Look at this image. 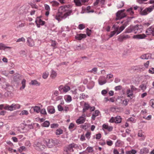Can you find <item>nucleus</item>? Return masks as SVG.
<instances>
[{
	"mask_svg": "<svg viewBox=\"0 0 154 154\" xmlns=\"http://www.w3.org/2000/svg\"><path fill=\"white\" fill-rule=\"evenodd\" d=\"M127 11L129 12L131 15H132L134 14V12L132 11V8H130L127 9Z\"/></svg>",
	"mask_w": 154,
	"mask_h": 154,
	"instance_id": "obj_40",
	"label": "nucleus"
},
{
	"mask_svg": "<svg viewBox=\"0 0 154 154\" xmlns=\"http://www.w3.org/2000/svg\"><path fill=\"white\" fill-rule=\"evenodd\" d=\"M91 133L89 132H87L85 134V136L88 139L90 138V137Z\"/></svg>",
	"mask_w": 154,
	"mask_h": 154,
	"instance_id": "obj_55",
	"label": "nucleus"
},
{
	"mask_svg": "<svg viewBox=\"0 0 154 154\" xmlns=\"http://www.w3.org/2000/svg\"><path fill=\"white\" fill-rule=\"evenodd\" d=\"M27 45L30 47L33 46L34 43L33 40L30 38H28L27 39Z\"/></svg>",
	"mask_w": 154,
	"mask_h": 154,
	"instance_id": "obj_13",
	"label": "nucleus"
},
{
	"mask_svg": "<svg viewBox=\"0 0 154 154\" xmlns=\"http://www.w3.org/2000/svg\"><path fill=\"white\" fill-rule=\"evenodd\" d=\"M25 38L23 37H22L21 38L18 39L16 42H18L21 41L25 42Z\"/></svg>",
	"mask_w": 154,
	"mask_h": 154,
	"instance_id": "obj_45",
	"label": "nucleus"
},
{
	"mask_svg": "<svg viewBox=\"0 0 154 154\" xmlns=\"http://www.w3.org/2000/svg\"><path fill=\"white\" fill-rule=\"evenodd\" d=\"M71 10H68V7L66 5L61 6L59 8L58 13L55 17V18L58 21L62 19H65L70 15L72 13Z\"/></svg>",
	"mask_w": 154,
	"mask_h": 154,
	"instance_id": "obj_1",
	"label": "nucleus"
},
{
	"mask_svg": "<svg viewBox=\"0 0 154 154\" xmlns=\"http://www.w3.org/2000/svg\"><path fill=\"white\" fill-rule=\"evenodd\" d=\"M20 108V106L19 104L13 103L11 106L6 105V106L5 107V109L10 111H13L17 109H19Z\"/></svg>",
	"mask_w": 154,
	"mask_h": 154,
	"instance_id": "obj_3",
	"label": "nucleus"
},
{
	"mask_svg": "<svg viewBox=\"0 0 154 154\" xmlns=\"http://www.w3.org/2000/svg\"><path fill=\"white\" fill-rule=\"evenodd\" d=\"M36 147L37 149L42 150L45 149V146L44 145H42L41 143L38 142L35 144Z\"/></svg>",
	"mask_w": 154,
	"mask_h": 154,
	"instance_id": "obj_8",
	"label": "nucleus"
},
{
	"mask_svg": "<svg viewBox=\"0 0 154 154\" xmlns=\"http://www.w3.org/2000/svg\"><path fill=\"white\" fill-rule=\"evenodd\" d=\"M25 24L24 23H21V24H19L18 26H17V28L23 27L24 26Z\"/></svg>",
	"mask_w": 154,
	"mask_h": 154,
	"instance_id": "obj_58",
	"label": "nucleus"
},
{
	"mask_svg": "<svg viewBox=\"0 0 154 154\" xmlns=\"http://www.w3.org/2000/svg\"><path fill=\"white\" fill-rule=\"evenodd\" d=\"M124 5V4L123 3V2H121L120 3V5L119 4L118 5V7L119 8H121Z\"/></svg>",
	"mask_w": 154,
	"mask_h": 154,
	"instance_id": "obj_63",
	"label": "nucleus"
},
{
	"mask_svg": "<svg viewBox=\"0 0 154 154\" xmlns=\"http://www.w3.org/2000/svg\"><path fill=\"white\" fill-rule=\"evenodd\" d=\"M50 125L49 122L47 121H45L43 123V126L45 127H48Z\"/></svg>",
	"mask_w": 154,
	"mask_h": 154,
	"instance_id": "obj_35",
	"label": "nucleus"
},
{
	"mask_svg": "<svg viewBox=\"0 0 154 154\" xmlns=\"http://www.w3.org/2000/svg\"><path fill=\"white\" fill-rule=\"evenodd\" d=\"M79 147L77 144L74 143H72L69 144L64 149L63 154H67L68 152H73V148H78Z\"/></svg>",
	"mask_w": 154,
	"mask_h": 154,
	"instance_id": "obj_2",
	"label": "nucleus"
},
{
	"mask_svg": "<svg viewBox=\"0 0 154 154\" xmlns=\"http://www.w3.org/2000/svg\"><path fill=\"white\" fill-rule=\"evenodd\" d=\"M66 100L68 102H71L72 100V97L71 96L69 95H67Z\"/></svg>",
	"mask_w": 154,
	"mask_h": 154,
	"instance_id": "obj_46",
	"label": "nucleus"
},
{
	"mask_svg": "<svg viewBox=\"0 0 154 154\" xmlns=\"http://www.w3.org/2000/svg\"><path fill=\"white\" fill-rule=\"evenodd\" d=\"M147 82H146V84L142 83L139 86V87L141 89L143 92H144L147 88Z\"/></svg>",
	"mask_w": 154,
	"mask_h": 154,
	"instance_id": "obj_15",
	"label": "nucleus"
},
{
	"mask_svg": "<svg viewBox=\"0 0 154 154\" xmlns=\"http://www.w3.org/2000/svg\"><path fill=\"white\" fill-rule=\"evenodd\" d=\"M29 114V112L27 110H23L22 111L21 113L20 114L22 115H27Z\"/></svg>",
	"mask_w": 154,
	"mask_h": 154,
	"instance_id": "obj_37",
	"label": "nucleus"
},
{
	"mask_svg": "<svg viewBox=\"0 0 154 154\" xmlns=\"http://www.w3.org/2000/svg\"><path fill=\"white\" fill-rule=\"evenodd\" d=\"M136 153V151L134 149H132L131 151H127L126 152V154H135Z\"/></svg>",
	"mask_w": 154,
	"mask_h": 154,
	"instance_id": "obj_32",
	"label": "nucleus"
},
{
	"mask_svg": "<svg viewBox=\"0 0 154 154\" xmlns=\"http://www.w3.org/2000/svg\"><path fill=\"white\" fill-rule=\"evenodd\" d=\"M63 86L61 85L58 88L59 90L61 93H63Z\"/></svg>",
	"mask_w": 154,
	"mask_h": 154,
	"instance_id": "obj_47",
	"label": "nucleus"
},
{
	"mask_svg": "<svg viewBox=\"0 0 154 154\" xmlns=\"http://www.w3.org/2000/svg\"><path fill=\"white\" fill-rule=\"evenodd\" d=\"M70 90V88L68 86H63V93H66Z\"/></svg>",
	"mask_w": 154,
	"mask_h": 154,
	"instance_id": "obj_24",
	"label": "nucleus"
},
{
	"mask_svg": "<svg viewBox=\"0 0 154 154\" xmlns=\"http://www.w3.org/2000/svg\"><path fill=\"white\" fill-rule=\"evenodd\" d=\"M149 72L151 74L154 73V68H152L149 69Z\"/></svg>",
	"mask_w": 154,
	"mask_h": 154,
	"instance_id": "obj_60",
	"label": "nucleus"
},
{
	"mask_svg": "<svg viewBox=\"0 0 154 154\" xmlns=\"http://www.w3.org/2000/svg\"><path fill=\"white\" fill-rule=\"evenodd\" d=\"M30 84L32 85L36 86H39L40 85V83L36 80H32Z\"/></svg>",
	"mask_w": 154,
	"mask_h": 154,
	"instance_id": "obj_27",
	"label": "nucleus"
},
{
	"mask_svg": "<svg viewBox=\"0 0 154 154\" xmlns=\"http://www.w3.org/2000/svg\"><path fill=\"white\" fill-rule=\"evenodd\" d=\"M5 48H9L10 49L11 48V47L6 46L3 43H0V50H5Z\"/></svg>",
	"mask_w": 154,
	"mask_h": 154,
	"instance_id": "obj_20",
	"label": "nucleus"
},
{
	"mask_svg": "<svg viewBox=\"0 0 154 154\" xmlns=\"http://www.w3.org/2000/svg\"><path fill=\"white\" fill-rule=\"evenodd\" d=\"M107 93V91L106 90H103L101 91V94L103 95H105Z\"/></svg>",
	"mask_w": 154,
	"mask_h": 154,
	"instance_id": "obj_62",
	"label": "nucleus"
},
{
	"mask_svg": "<svg viewBox=\"0 0 154 154\" xmlns=\"http://www.w3.org/2000/svg\"><path fill=\"white\" fill-rule=\"evenodd\" d=\"M85 97V94L82 93V94H80V96L79 97L80 99H84Z\"/></svg>",
	"mask_w": 154,
	"mask_h": 154,
	"instance_id": "obj_61",
	"label": "nucleus"
},
{
	"mask_svg": "<svg viewBox=\"0 0 154 154\" xmlns=\"http://www.w3.org/2000/svg\"><path fill=\"white\" fill-rule=\"evenodd\" d=\"M87 34L88 36H90L91 34V30H89L88 28L87 29Z\"/></svg>",
	"mask_w": 154,
	"mask_h": 154,
	"instance_id": "obj_52",
	"label": "nucleus"
},
{
	"mask_svg": "<svg viewBox=\"0 0 154 154\" xmlns=\"http://www.w3.org/2000/svg\"><path fill=\"white\" fill-rule=\"evenodd\" d=\"M63 130L59 128L58 129H57L56 130V134L57 135H60L62 134L63 133Z\"/></svg>",
	"mask_w": 154,
	"mask_h": 154,
	"instance_id": "obj_30",
	"label": "nucleus"
},
{
	"mask_svg": "<svg viewBox=\"0 0 154 154\" xmlns=\"http://www.w3.org/2000/svg\"><path fill=\"white\" fill-rule=\"evenodd\" d=\"M113 129V127L112 126H108L106 129H107L109 131H111Z\"/></svg>",
	"mask_w": 154,
	"mask_h": 154,
	"instance_id": "obj_59",
	"label": "nucleus"
},
{
	"mask_svg": "<svg viewBox=\"0 0 154 154\" xmlns=\"http://www.w3.org/2000/svg\"><path fill=\"white\" fill-rule=\"evenodd\" d=\"M123 36H120L118 39V40L120 42H123L125 40Z\"/></svg>",
	"mask_w": 154,
	"mask_h": 154,
	"instance_id": "obj_49",
	"label": "nucleus"
},
{
	"mask_svg": "<svg viewBox=\"0 0 154 154\" xmlns=\"http://www.w3.org/2000/svg\"><path fill=\"white\" fill-rule=\"evenodd\" d=\"M146 37V35L145 34H138L134 35V36L133 38H134L140 39L144 38Z\"/></svg>",
	"mask_w": 154,
	"mask_h": 154,
	"instance_id": "obj_14",
	"label": "nucleus"
},
{
	"mask_svg": "<svg viewBox=\"0 0 154 154\" xmlns=\"http://www.w3.org/2000/svg\"><path fill=\"white\" fill-rule=\"evenodd\" d=\"M74 2L77 6H81L82 5L81 0H74Z\"/></svg>",
	"mask_w": 154,
	"mask_h": 154,
	"instance_id": "obj_26",
	"label": "nucleus"
},
{
	"mask_svg": "<svg viewBox=\"0 0 154 154\" xmlns=\"http://www.w3.org/2000/svg\"><path fill=\"white\" fill-rule=\"evenodd\" d=\"M85 28L84 25L83 24H80L79 26V29L81 30Z\"/></svg>",
	"mask_w": 154,
	"mask_h": 154,
	"instance_id": "obj_48",
	"label": "nucleus"
},
{
	"mask_svg": "<svg viewBox=\"0 0 154 154\" xmlns=\"http://www.w3.org/2000/svg\"><path fill=\"white\" fill-rule=\"evenodd\" d=\"M49 75V73L48 72H45L43 73L42 77L44 79H46Z\"/></svg>",
	"mask_w": 154,
	"mask_h": 154,
	"instance_id": "obj_34",
	"label": "nucleus"
},
{
	"mask_svg": "<svg viewBox=\"0 0 154 154\" xmlns=\"http://www.w3.org/2000/svg\"><path fill=\"white\" fill-rule=\"evenodd\" d=\"M32 108H33L34 111L37 113H38L40 111V107L38 106H35Z\"/></svg>",
	"mask_w": 154,
	"mask_h": 154,
	"instance_id": "obj_29",
	"label": "nucleus"
},
{
	"mask_svg": "<svg viewBox=\"0 0 154 154\" xmlns=\"http://www.w3.org/2000/svg\"><path fill=\"white\" fill-rule=\"evenodd\" d=\"M25 145L26 146L29 147L31 146V143L30 142L29 140H27L26 141L25 143Z\"/></svg>",
	"mask_w": 154,
	"mask_h": 154,
	"instance_id": "obj_42",
	"label": "nucleus"
},
{
	"mask_svg": "<svg viewBox=\"0 0 154 154\" xmlns=\"http://www.w3.org/2000/svg\"><path fill=\"white\" fill-rule=\"evenodd\" d=\"M107 144L109 146H111L113 144V142L111 140L107 141Z\"/></svg>",
	"mask_w": 154,
	"mask_h": 154,
	"instance_id": "obj_54",
	"label": "nucleus"
},
{
	"mask_svg": "<svg viewBox=\"0 0 154 154\" xmlns=\"http://www.w3.org/2000/svg\"><path fill=\"white\" fill-rule=\"evenodd\" d=\"M90 107V106L88 104L86 103H85L84 108L85 109V110H88Z\"/></svg>",
	"mask_w": 154,
	"mask_h": 154,
	"instance_id": "obj_43",
	"label": "nucleus"
},
{
	"mask_svg": "<svg viewBox=\"0 0 154 154\" xmlns=\"http://www.w3.org/2000/svg\"><path fill=\"white\" fill-rule=\"evenodd\" d=\"M154 8V5H153V6L151 8L150 7L149 8H146L143 11H142V9H141L140 14L142 15H146L147 14L148 12H151Z\"/></svg>",
	"mask_w": 154,
	"mask_h": 154,
	"instance_id": "obj_6",
	"label": "nucleus"
},
{
	"mask_svg": "<svg viewBox=\"0 0 154 154\" xmlns=\"http://www.w3.org/2000/svg\"><path fill=\"white\" fill-rule=\"evenodd\" d=\"M74 127V125L72 123H71L69 127V129L73 128Z\"/></svg>",
	"mask_w": 154,
	"mask_h": 154,
	"instance_id": "obj_57",
	"label": "nucleus"
},
{
	"mask_svg": "<svg viewBox=\"0 0 154 154\" xmlns=\"http://www.w3.org/2000/svg\"><path fill=\"white\" fill-rule=\"evenodd\" d=\"M58 125L56 123H54L53 124H52L51 125V128H56L58 127Z\"/></svg>",
	"mask_w": 154,
	"mask_h": 154,
	"instance_id": "obj_41",
	"label": "nucleus"
},
{
	"mask_svg": "<svg viewBox=\"0 0 154 154\" xmlns=\"http://www.w3.org/2000/svg\"><path fill=\"white\" fill-rule=\"evenodd\" d=\"M47 145L49 148H52L55 146L54 141L52 139H48L46 141Z\"/></svg>",
	"mask_w": 154,
	"mask_h": 154,
	"instance_id": "obj_7",
	"label": "nucleus"
},
{
	"mask_svg": "<svg viewBox=\"0 0 154 154\" xmlns=\"http://www.w3.org/2000/svg\"><path fill=\"white\" fill-rule=\"evenodd\" d=\"M117 17L118 18V20L122 19L125 17L126 14L121 11H118L116 14Z\"/></svg>",
	"mask_w": 154,
	"mask_h": 154,
	"instance_id": "obj_9",
	"label": "nucleus"
},
{
	"mask_svg": "<svg viewBox=\"0 0 154 154\" xmlns=\"http://www.w3.org/2000/svg\"><path fill=\"white\" fill-rule=\"evenodd\" d=\"M146 32L147 35L152 34L154 36V27L153 29H152L151 27H149L147 29Z\"/></svg>",
	"mask_w": 154,
	"mask_h": 154,
	"instance_id": "obj_11",
	"label": "nucleus"
},
{
	"mask_svg": "<svg viewBox=\"0 0 154 154\" xmlns=\"http://www.w3.org/2000/svg\"><path fill=\"white\" fill-rule=\"evenodd\" d=\"M101 137V134L100 133H99L96 134V138L97 139H99Z\"/></svg>",
	"mask_w": 154,
	"mask_h": 154,
	"instance_id": "obj_56",
	"label": "nucleus"
},
{
	"mask_svg": "<svg viewBox=\"0 0 154 154\" xmlns=\"http://www.w3.org/2000/svg\"><path fill=\"white\" fill-rule=\"evenodd\" d=\"M77 47L76 48H77L78 50H84L85 49V48L83 45L77 46Z\"/></svg>",
	"mask_w": 154,
	"mask_h": 154,
	"instance_id": "obj_38",
	"label": "nucleus"
},
{
	"mask_svg": "<svg viewBox=\"0 0 154 154\" xmlns=\"http://www.w3.org/2000/svg\"><path fill=\"white\" fill-rule=\"evenodd\" d=\"M125 26L124 25H123L121 27H120L119 28H118V30L117 31V32H116L117 35L118 34L120 33L125 28Z\"/></svg>",
	"mask_w": 154,
	"mask_h": 154,
	"instance_id": "obj_22",
	"label": "nucleus"
},
{
	"mask_svg": "<svg viewBox=\"0 0 154 154\" xmlns=\"http://www.w3.org/2000/svg\"><path fill=\"white\" fill-rule=\"evenodd\" d=\"M122 118L120 116H117L116 117H112L109 121V122L111 123L115 122L118 123L121 122Z\"/></svg>",
	"mask_w": 154,
	"mask_h": 154,
	"instance_id": "obj_5",
	"label": "nucleus"
},
{
	"mask_svg": "<svg viewBox=\"0 0 154 154\" xmlns=\"http://www.w3.org/2000/svg\"><path fill=\"white\" fill-rule=\"evenodd\" d=\"M134 32L135 33H140L143 30V26L141 25L137 24L134 26Z\"/></svg>",
	"mask_w": 154,
	"mask_h": 154,
	"instance_id": "obj_4",
	"label": "nucleus"
},
{
	"mask_svg": "<svg viewBox=\"0 0 154 154\" xmlns=\"http://www.w3.org/2000/svg\"><path fill=\"white\" fill-rule=\"evenodd\" d=\"M40 113L42 114H46V112L45 110L44 109H43L40 111Z\"/></svg>",
	"mask_w": 154,
	"mask_h": 154,
	"instance_id": "obj_53",
	"label": "nucleus"
},
{
	"mask_svg": "<svg viewBox=\"0 0 154 154\" xmlns=\"http://www.w3.org/2000/svg\"><path fill=\"white\" fill-rule=\"evenodd\" d=\"M116 33V31H112L111 32L110 35H109V38H110L113 36Z\"/></svg>",
	"mask_w": 154,
	"mask_h": 154,
	"instance_id": "obj_44",
	"label": "nucleus"
},
{
	"mask_svg": "<svg viewBox=\"0 0 154 154\" xmlns=\"http://www.w3.org/2000/svg\"><path fill=\"white\" fill-rule=\"evenodd\" d=\"M48 112L51 114H53L55 112V109L53 107L49 106L47 108Z\"/></svg>",
	"mask_w": 154,
	"mask_h": 154,
	"instance_id": "obj_19",
	"label": "nucleus"
},
{
	"mask_svg": "<svg viewBox=\"0 0 154 154\" xmlns=\"http://www.w3.org/2000/svg\"><path fill=\"white\" fill-rule=\"evenodd\" d=\"M122 88V86L120 85L117 86L115 88V89L116 91L120 90Z\"/></svg>",
	"mask_w": 154,
	"mask_h": 154,
	"instance_id": "obj_51",
	"label": "nucleus"
},
{
	"mask_svg": "<svg viewBox=\"0 0 154 154\" xmlns=\"http://www.w3.org/2000/svg\"><path fill=\"white\" fill-rule=\"evenodd\" d=\"M26 81L25 79H23L22 81L21 84H22V87L20 88V89L22 88L23 89L25 87V83Z\"/></svg>",
	"mask_w": 154,
	"mask_h": 154,
	"instance_id": "obj_33",
	"label": "nucleus"
},
{
	"mask_svg": "<svg viewBox=\"0 0 154 154\" xmlns=\"http://www.w3.org/2000/svg\"><path fill=\"white\" fill-rule=\"evenodd\" d=\"M38 18V22L39 23V25H38V24L37 23V24L38 27H40V25H44L45 24V21H43L41 19H40L39 18Z\"/></svg>",
	"mask_w": 154,
	"mask_h": 154,
	"instance_id": "obj_23",
	"label": "nucleus"
},
{
	"mask_svg": "<svg viewBox=\"0 0 154 154\" xmlns=\"http://www.w3.org/2000/svg\"><path fill=\"white\" fill-rule=\"evenodd\" d=\"M57 108L59 111H61L63 110V108L60 105L58 106Z\"/></svg>",
	"mask_w": 154,
	"mask_h": 154,
	"instance_id": "obj_50",
	"label": "nucleus"
},
{
	"mask_svg": "<svg viewBox=\"0 0 154 154\" xmlns=\"http://www.w3.org/2000/svg\"><path fill=\"white\" fill-rule=\"evenodd\" d=\"M127 94L128 97H130L131 96H132L133 95V91H132V90L129 89L127 91Z\"/></svg>",
	"mask_w": 154,
	"mask_h": 154,
	"instance_id": "obj_25",
	"label": "nucleus"
},
{
	"mask_svg": "<svg viewBox=\"0 0 154 154\" xmlns=\"http://www.w3.org/2000/svg\"><path fill=\"white\" fill-rule=\"evenodd\" d=\"M149 152L148 149L146 147H144L140 150V154H147Z\"/></svg>",
	"mask_w": 154,
	"mask_h": 154,
	"instance_id": "obj_16",
	"label": "nucleus"
},
{
	"mask_svg": "<svg viewBox=\"0 0 154 154\" xmlns=\"http://www.w3.org/2000/svg\"><path fill=\"white\" fill-rule=\"evenodd\" d=\"M3 61L5 63H7L8 62V60L7 58L5 57H4L2 59Z\"/></svg>",
	"mask_w": 154,
	"mask_h": 154,
	"instance_id": "obj_64",
	"label": "nucleus"
},
{
	"mask_svg": "<svg viewBox=\"0 0 154 154\" xmlns=\"http://www.w3.org/2000/svg\"><path fill=\"white\" fill-rule=\"evenodd\" d=\"M85 117L80 116L76 120V122L78 124H82L85 122Z\"/></svg>",
	"mask_w": 154,
	"mask_h": 154,
	"instance_id": "obj_10",
	"label": "nucleus"
},
{
	"mask_svg": "<svg viewBox=\"0 0 154 154\" xmlns=\"http://www.w3.org/2000/svg\"><path fill=\"white\" fill-rule=\"evenodd\" d=\"M57 73L56 72L52 70L51 71V77L52 78H55L57 76Z\"/></svg>",
	"mask_w": 154,
	"mask_h": 154,
	"instance_id": "obj_28",
	"label": "nucleus"
},
{
	"mask_svg": "<svg viewBox=\"0 0 154 154\" xmlns=\"http://www.w3.org/2000/svg\"><path fill=\"white\" fill-rule=\"evenodd\" d=\"M118 28L119 26H118L117 24H115L113 26L112 28H114V31H116L117 32V31L118 30Z\"/></svg>",
	"mask_w": 154,
	"mask_h": 154,
	"instance_id": "obj_39",
	"label": "nucleus"
},
{
	"mask_svg": "<svg viewBox=\"0 0 154 154\" xmlns=\"http://www.w3.org/2000/svg\"><path fill=\"white\" fill-rule=\"evenodd\" d=\"M52 5L53 6H57L59 5V3L55 1H53L51 2Z\"/></svg>",
	"mask_w": 154,
	"mask_h": 154,
	"instance_id": "obj_31",
	"label": "nucleus"
},
{
	"mask_svg": "<svg viewBox=\"0 0 154 154\" xmlns=\"http://www.w3.org/2000/svg\"><path fill=\"white\" fill-rule=\"evenodd\" d=\"M151 57L149 54H146L141 56L140 58L142 59H148Z\"/></svg>",
	"mask_w": 154,
	"mask_h": 154,
	"instance_id": "obj_21",
	"label": "nucleus"
},
{
	"mask_svg": "<svg viewBox=\"0 0 154 154\" xmlns=\"http://www.w3.org/2000/svg\"><path fill=\"white\" fill-rule=\"evenodd\" d=\"M86 149L88 150V152H92L94 151L93 148L91 147H88Z\"/></svg>",
	"mask_w": 154,
	"mask_h": 154,
	"instance_id": "obj_36",
	"label": "nucleus"
},
{
	"mask_svg": "<svg viewBox=\"0 0 154 154\" xmlns=\"http://www.w3.org/2000/svg\"><path fill=\"white\" fill-rule=\"evenodd\" d=\"M86 35L85 34H80L77 35L75 37L76 39L79 40H81L83 38L86 37Z\"/></svg>",
	"mask_w": 154,
	"mask_h": 154,
	"instance_id": "obj_17",
	"label": "nucleus"
},
{
	"mask_svg": "<svg viewBox=\"0 0 154 154\" xmlns=\"http://www.w3.org/2000/svg\"><path fill=\"white\" fill-rule=\"evenodd\" d=\"M99 83L100 85H102L105 84L106 81L105 79L104 76L100 77L98 80Z\"/></svg>",
	"mask_w": 154,
	"mask_h": 154,
	"instance_id": "obj_12",
	"label": "nucleus"
},
{
	"mask_svg": "<svg viewBox=\"0 0 154 154\" xmlns=\"http://www.w3.org/2000/svg\"><path fill=\"white\" fill-rule=\"evenodd\" d=\"M134 26H130L126 29L125 31V33H130L134 31Z\"/></svg>",
	"mask_w": 154,
	"mask_h": 154,
	"instance_id": "obj_18",
	"label": "nucleus"
}]
</instances>
